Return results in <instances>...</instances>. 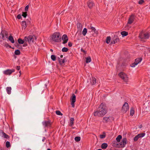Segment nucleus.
Masks as SVG:
<instances>
[{
    "label": "nucleus",
    "mask_w": 150,
    "mask_h": 150,
    "mask_svg": "<svg viewBox=\"0 0 150 150\" xmlns=\"http://www.w3.org/2000/svg\"><path fill=\"white\" fill-rule=\"evenodd\" d=\"M107 111L105 104L102 103L99 105L96 111L94 112L93 115L95 116L102 117L107 113Z\"/></svg>",
    "instance_id": "nucleus-1"
},
{
    "label": "nucleus",
    "mask_w": 150,
    "mask_h": 150,
    "mask_svg": "<svg viewBox=\"0 0 150 150\" xmlns=\"http://www.w3.org/2000/svg\"><path fill=\"white\" fill-rule=\"evenodd\" d=\"M42 124L45 127L50 126L51 125V123L50 121H45L42 122Z\"/></svg>",
    "instance_id": "nucleus-13"
},
{
    "label": "nucleus",
    "mask_w": 150,
    "mask_h": 150,
    "mask_svg": "<svg viewBox=\"0 0 150 150\" xmlns=\"http://www.w3.org/2000/svg\"><path fill=\"white\" fill-rule=\"evenodd\" d=\"M142 59L141 57L138 58L136 59L135 60L134 62L131 64V67H135L136 65H137L142 61Z\"/></svg>",
    "instance_id": "nucleus-5"
},
{
    "label": "nucleus",
    "mask_w": 150,
    "mask_h": 150,
    "mask_svg": "<svg viewBox=\"0 0 150 150\" xmlns=\"http://www.w3.org/2000/svg\"><path fill=\"white\" fill-rule=\"evenodd\" d=\"M139 138V137H138V135H137L134 137V142L137 141Z\"/></svg>",
    "instance_id": "nucleus-46"
},
{
    "label": "nucleus",
    "mask_w": 150,
    "mask_h": 150,
    "mask_svg": "<svg viewBox=\"0 0 150 150\" xmlns=\"http://www.w3.org/2000/svg\"><path fill=\"white\" fill-rule=\"evenodd\" d=\"M8 40L12 43H14V40L13 36L10 35L8 38Z\"/></svg>",
    "instance_id": "nucleus-21"
},
{
    "label": "nucleus",
    "mask_w": 150,
    "mask_h": 150,
    "mask_svg": "<svg viewBox=\"0 0 150 150\" xmlns=\"http://www.w3.org/2000/svg\"><path fill=\"white\" fill-rule=\"evenodd\" d=\"M2 137H4L6 139H9V136L6 134L5 133H4V134Z\"/></svg>",
    "instance_id": "nucleus-39"
},
{
    "label": "nucleus",
    "mask_w": 150,
    "mask_h": 150,
    "mask_svg": "<svg viewBox=\"0 0 150 150\" xmlns=\"http://www.w3.org/2000/svg\"><path fill=\"white\" fill-rule=\"evenodd\" d=\"M20 68L21 67L20 66H17L16 67V68L17 70H19L20 69Z\"/></svg>",
    "instance_id": "nucleus-53"
},
{
    "label": "nucleus",
    "mask_w": 150,
    "mask_h": 150,
    "mask_svg": "<svg viewBox=\"0 0 150 150\" xmlns=\"http://www.w3.org/2000/svg\"><path fill=\"white\" fill-rule=\"evenodd\" d=\"M127 139L126 138H123L122 141L120 142V146L119 148H123L125 147V145L126 144Z\"/></svg>",
    "instance_id": "nucleus-7"
},
{
    "label": "nucleus",
    "mask_w": 150,
    "mask_h": 150,
    "mask_svg": "<svg viewBox=\"0 0 150 150\" xmlns=\"http://www.w3.org/2000/svg\"><path fill=\"white\" fill-rule=\"evenodd\" d=\"M87 4L88 7L90 8H92L95 6L94 3L91 1H89L88 2Z\"/></svg>",
    "instance_id": "nucleus-12"
},
{
    "label": "nucleus",
    "mask_w": 150,
    "mask_h": 150,
    "mask_svg": "<svg viewBox=\"0 0 150 150\" xmlns=\"http://www.w3.org/2000/svg\"><path fill=\"white\" fill-rule=\"evenodd\" d=\"M144 33H140L139 35V37L140 38L142 39H144Z\"/></svg>",
    "instance_id": "nucleus-44"
},
{
    "label": "nucleus",
    "mask_w": 150,
    "mask_h": 150,
    "mask_svg": "<svg viewBox=\"0 0 150 150\" xmlns=\"http://www.w3.org/2000/svg\"><path fill=\"white\" fill-rule=\"evenodd\" d=\"M6 89L7 92V93L8 94H10L11 93V87H8L6 88Z\"/></svg>",
    "instance_id": "nucleus-27"
},
{
    "label": "nucleus",
    "mask_w": 150,
    "mask_h": 150,
    "mask_svg": "<svg viewBox=\"0 0 150 150\" xmlns=\"http://www.w3.org/2000/svg\"><path fill=\"white\" fill-rule=\"evenodd\" d=\"M92 25L91 24L90 28L88 26V29H91V30L94 33L93 34V36H94V35H97L98 34V32L96 30V29L94 27L91 26Z\"/></svg>",
    "instance_id": "nucleus-8"
},
{
    "label": "nucleus",
    "mask_w": 150,
    "mask_h": 150,
    "mask_svg": "<svg viewBox=\"0 0 150 150\" xmlns=\"http://www.w3.org/2000/svg\"><path fill=\"white\" fill-rule=\"evenodd\" d=\"M17 46L18 48H20V47H21V46L18 44H17Z\"/></svg>",
    "instance_id": "nucleus-57"
},
{
    "label": "nucleus",
    "mask_w": 150,
    "mask_h": 150,
    "mask_svg": "<svg viewBox=\"0 0 150 150\" xmlns=\"http://www.w3.org/2000/svg\"><path fill=\"white\" fill-rule=\"evenodd\" d=\"M62 39L63 40L62 43L65 44L68 41V38L67 35H64L62 37Z\"/></svg>",
    "instance_id": "nucleus-10"
},
{
    "label": "nucleus",
    "mask_w": 150,
    "mask_h": 150,
    "mask_svg": "<svg viewBox=\"0 0 150 150\" xmlns=\"http://www.w3.org/2000/svg\"><path fill=\"white\" fill-rule=\"evenodd\" d=\"M71 101L75 102L76 100V96L73 93L72 94V96L71 98Z\"/></svg>",
    "instance_id": "nucleus-23"
},
{
    "label": "nucleus",
    "mask_w": 150,
    "mask_h": 150,
    "mask_svg": "<svg viewBox=\"0 0 150 150\" xmlns=\"http://www.w3.org/2000/svg\"><path fill=\"white\" fill-rule=\"evenodd\" d=\"M81 52H83L85 54H86V52L84 50L83 48H81Z\"/></svg>",
    "instance_id": "nucleus-50"
},
{
    "label": "nucleus",
    "mask_w": 150,
    "mask_h": 150,
    "mask_svg": "<svg viewBox=\"0 0 150 150\" xmlns=\"http://www.w3.org/2000/svg\"><path fill=\"white\" fill-rule=\"evenodd\" d=\"M87 29L86 28H84L82 32V33L83 36H85L87 33Z\"/></svg>",
    "instance_id": "nucleus-31"
},
{
    "label": "nucleus",
    "mask_w": 150,
    "mask_h": 150,
    "mask_svg": "<svg viewBox=\"0 0 150 150\" xmlns=\"http://www.w3.org/2000/svg\"><path fill=\"white\" fill-rule=\"evenodd\" d=\"M111 37L110 36H108L106 39V42L107 44H109L111 40Z\"/></svg>",
    "instance_id": "nucleus-33"
},
{
    "label": "nucleus",
    "mask_w": 150,
    "mask_h": 150,
    "mask_svg": "<svg viewBox=\"0 0 150 150\" xmlns=\"http://www.w3.org/2000/svg\"><path fill=\"white\" fill-rule=\"evenodd\" d=\"M4 30H2L1 31L0 33V37L3 40H6V38H5V33Z\"/></svg>",
    "instance_id": "nucleus-15"
},
{
    "label": "nucleus",
    "mask_w": 150,
    "mask_h": 150,
    "mask_svg": "<svg viewBox=\"0 0 150 150\" xmlns=\"http://www.w3.org/2000/svg\"><path fill=\"white\" fill-rule=\"evenodd\" d=\"M120 77L123 81L125 82L126 83H127L128 81V77L127 75L123 72H121L118 74Z\"/></svg>",
    "instance_id": "nucleus-4"
},
{
    "label": "nucleus",
    "mask_w": 150,
    "mask_h": 150,
    "mask_svg": "<svg viewBox=\"0 0 150 150\" xmlns=\"http://www.w3.org/2000/svg\"><path fill=\"white\" fill-rule=\"evenodd\" d=\"M108 144L106 143H103L101 146V148L102 149H105L108 147Z\"/></svg>",
    "instance_id": "nucleus-24"
},
{
    "label": "nucleus",
    "mask_w": 150,
    "mask_h": 150,
    "mask_svg": "<svg viewBox=\"0 0 150 150\" xmlns=\"http://www.w3.org/2000/svg\"><path fill=\"white\" fill-rule=\"evenodd\" d=\"M75 141L76 142H79L81 139V137H76L74 138Z\"/></svg>",
    "instance_id": "nucleus-38"
},
{
    "label": "nucleus",
    "mask_w": 150,
    "mask_h": 150,
    "mask_svg": "<svg viewBox=\"0 0 150 150\" xmlns=\"http://www.w3.org/2000/svg\"><path fill=\"white\" fill-rule=\"evenodd\" d=\"M0 44L3 45L4 47H6V48H8V46H9V45L8 43H3V44H1V42H0Z\"/></svg>",
    "instance_id": "nucleus-40"
},
{
    "label": "nucleus",
    "mask_w": 150,
    "mask_h": 150,
    "mask_svg": "<svg viewBox=\"0 0 150 150\" xmlns=\"http://www.w3.org/2000/svg\"><path fill=\"white\" fill-rule=\"evenodd\" d=\"M6 146L7 148H8L10 146V144L9 142L7 141L6 142Z\"/></svg>",
    "instance_id": "nucleus-42"
},
{
    "label": "nucleus",
    "mask_w": 150,
    "mask_h": 150,
    "mask_svg": "<svg viewBox=\"0 0 150 150\" xmlns=\"http://www.w3.org/2000/svg\"><path fill=\"white\" fill-rule=\"evenodd\" d=\"M145 135V133H143L140 134H139L138 135H137L138 137L140 138L142 137H144Z\"/></svg>",
    "instance_id": "nucleus-35"
},
{
    "label": "nucleus",
    "mask_w": 150,
    "mask_h": 150,
    "mask_svg": "<svg viewBox=\"0 0 150 150\" xmlns=\"http://www.w3.org/2000/svg\"><path fill=\"white\" fill-rule=\"evenodd\" d=\"M29 8V6L28 5H27L25 8V10L26 11H28V9Z\"/></svg>",
    "instance_id": "nucleus-49"
},
{
    "label": "nucleus",
    "mask_w": 150,
    "mask_h": 150,
    "mask_svg": "<svg viewBox=\"0 0 150 150\" xmlns=\"http://www.w3.org/2000/svg\"><path fill=\"white\" fill-rule=\"evenodd\" d=\"M60 57L61 58H62L63 57V55H61Z\"/></svg>",
    "instance_id": "nucleus-63"
},
{
    "label": "nucleus",
    "mask_w": 150,
    "mask_h": 150,
    "mask_svg": "<svg viewBox=\"0 0 150 150\" xmlns=\"http://www.w3.org/2000/svg\"><path fill=\"white\" fill-rule=\"evenodd\" d=\"M77 25L78 30L81 31L82 27V24L79 23H78L77 24Z\"/></svg>",
    "instance_id": "nucleus-19"
},
{
    "label": "nucleus",
    "mask_w": 150,
    "mask_h": 150,
    "mask_svg": "<svg viewBox=\"0 0 150 150\" xmlns=\"http://www.w3.org/2000/svg\"><path fill=\"white\" fill-rule=\"evenodd\" d=\"M17 18L18 19H20L21 18V15L20 14H18L17 15Z\"/></svg>",
    "instance_id": "nucleus-52"
},
{
    "label": "nucleus",
    "mask_w": 150,
    "mask_h": 150,
    "mask_svg": "<svg viewBox=\"0 0 150 150\" xmlns=\"http://www.w3.org/2000/svg\"><path fill=\"white\" fill-rule=\"evenodd\" d=\"M111 117H103V120L105 121V122L106 123L108 122L110 120V118Z\"/></svg>",
    "instance_id": "nucleus-26"
},
{
    "label": "nucleus",
    "mask_w": 150,
    "mask_h": 150,
    "mask_svg": "<svg viewBox=\"0 0 150 150\" xmlns=\"http://www.w3.org/2000/svg\"><path fill=\"white\" fill-rule=\"evenodd\" d=\"M68 50L69 49L67 48L64 47L62 48V51L63 52H67L68 51Z\"/></svg>",
    "instance_id": "nucleus-36"
},
{
    "label": "nucleus",
    "mask_w": 150,
    "mask_h": 150,
    "mask_svg": "<svg viewBox=\"0 0 150 150\" xmlns=\"http://www.w3.org/2000/svg\"><path fill=\"white\" fill-rule=\"evenodd\" d=\"M25 41L24 40V39L23 40L21 38H19L18 40V42L19 44H23L24 43V42Z\"/></svg>",
    "instance_id": "nucleus-22"
},
{
    "label": "nucleus",
    "mask_w": 150,
    "mask_h": 150,
    "mask_svg": "<svg viewBox=\"0 0 150 150\" xmlns=\"http://www.w3.org/2000/svg\"><path fill=\"white\" fill-rule=\"evenodd\" d=\"M74 118L73 117H71L70 119L69 125L71 127L74 124Z\"/></svg>",
    "instance_id": "nucleus-18"
},
{
    "label": "nucleus",
    "mask_w": 150,
    "mask_h": 150,
    "mask_svg": "<svg viewBox=\"0 0 150 150\" xmlns=\"http://www.w3.org/2000/svg\"><path fill=\"white\" fill-rule=\"evenodd\" d=\"M19 72V73H20V75H19V76H21V71H20Z\"/></svg>",
    "instance_id": "nucleus-62"
},
{
    "label": "nucleus",
    "mask_w": 150,
    "mask_h": 150,
    "mask_svg": "<svg viewBox=\"0 0 150 150\" xmlns=\"http://www.w3.org/2000/svg\"><path fill=\"white\" fill-rule=\"evenodd\" d=\"M14 53L15 55H19L21 54V52L19 50H17L15 51Z\"/></svg>",
    "instance_id": "nucleus-34"
},
{
    "label": "nucleus",
    "mask_w": 150,
    "mask_h": 150,
    "mask_svg": "<svg viewBox=\"0 0 150 150\" xmlns=\"http://www.w3.org/2000/svg\"><path fill=\"white\" fill-rule=\"evenodd\" d=\"M22 28L25 29L27 27V25L26 21H23L22 22Z\"/></svg>",
    "instance_id": "nucleus-25"
},
{
    "label": "nucleus",
    "mask_w": 150,
    "mask_h": 150,
    "mask_svg": "<svg viewBox=\"0 0 150 150\" xmlns=\"http://www.w3.org/2000/svg\"><path fill=\"white\" fill-rule=\"evenodd\" d=\"M121 34L123 37L126 36L128 35V33L127 32L123 31L121 32Z\"/></svg>",
    "instance_id": "nucleus-20"
},
{
    "label": "nucleus",
    "mask_w": 150,
    "mask_h": 150,
    "mask_svg": "<svg viewBox=\"0 0 150 150\" xmlns=\"http://www.w3.org/2000/svg\"><path fill=\"white\" fill-rule=\"evenodd\" d=\"M115 41H114V40L111 41L110 42V44H115Z\"/></svg>",
    "instance_id": "nucleus-56"
},
{
    "label": "nucleus",
    "mask_w": 150,
    "mask_h": 150,
    "mask_svg": "<svg viewBox=\"0 0 150 150\" xmlns=\"http://www.w3.org/2000/svg\"><path fill=\"white\" fill-rule=\"evenodd\" d=\"M144 39H148L149 37V34L148 33H144Z\"/></svg>",
    "instance_id": "nucleus-28"
},
{
    "label": "nucleus",
    "mask_w": 150,
    "mask_h": 150,
    "mask_svg": "<svg viewBox=\"0 0 150 150\" xmlns=\"http://www.w3.org/2000/svg\"><path fill=\"white\" fill-rule=\"evenodd\" d=\"M27 46V43H24V44L23 45V46L24 47H26Z\"/></svg>",
    "instance_id": "nucleus-58"
},
{
    "label": "nucleus",
    "mask_w": 150,
    "mask_h": 150,
    "mask_svg": "<svg viewBox=\"0 0 150 150\" xmlns=\"http://www.w3.org/2000/svg\"><path fill=\"white\" fill-rule=\"evenodd\" d=\"M100 138L101 139L104 138L105 137V135L101 134L100 136Z\"/></svg>",
    "instance_id": "nucleus-51"
},
{
    "label": "nucleus",
    "mask_w": 150,
    "mask_h": 150,
    "mask_svg": "<svg viewBox=\"0 0 150 150\" xmlns=\"http://www.w3.org/2000/svg\"><path fill=\"white\" fill-rule=\"evenodd\" d=\"M86 63H89L91 61V59L90 56H89L88 57L86 58Z\"/></svg>",
    "instance_id": "nucleus-30"
},
{
    "label": "nucleus",
    "mask_w": 150,
    "mask_h": 150,
    "mask_svg": "<svg viewBox=\"0 0 150 150\" xmlns=\"http://www.w3.org/2000/svg\"><path fill=\"white\" fill-rule=\"evenodd\" d=\"M65 59H66V58L65 57L64 58V59H60V58L58 57V60H59V63L60 64H62L63 63H64L65 62Z\"/></svg>",
    "instance_id": "nucleus-16"
},
{
    "label": "nucleus",
    "mask_w": 150,
    "mask_h": 150,
    "mask_svg": "<svg viewBox=\"0 0 150 150\" xmlns=\"http://www.w3.org/2000/svg\"><path fill=\"white\" fill-rule=\"evenodd\" d=\"M15 70L13 69H8L4 71V74L6 75H10Z\"/></svg>",
    "instance_id": "nucleus-9"
},
{
    "label": "nucleus",
    "mask_w": 150,
    "mask_h": 150,
    "mask_svg": "<svg viewBox=\"0 0 150 150\" xmlns=\"http://www.w3.org/2000/svg\"><path fill=\"white\" fill-rule=\"evenodd\" d=\"M37 38L35 35H29L28 36H25L24 37V40L25 42H28L29 44L34 42V40H36Z\"/></svg>",
    "instance_id": "nucleus-3"
},
{
    "label": "nucleus",
    "mask_w": 150,
    "mask_h": 150,
    "mask_svg": "<svg viewBox=\"0 0 150 150\" xmlns=\"http://www.w3.org/2000/svg\"><path fill=\"white\" fill-rule=\"evenodd\" d=\"M129 109V105L128 103L126 102L123 104L122 108V112L125 113Z\"/></svg>",
    "instance_id": "nucleus-6"
},
{
    "label": "nucleus",
    "mask_w": 150,
    "mask_h": 150,
    "mask_svg": "<svg viewBox=\"0 0 150 150\" xmlns=\"http://www.w3.org/2000/svg\"><path fill=\"white\" fill-rule=\"evenodd\" d=\"M72 43L71 42H69V43H68V46L69 47H71L72 46Z\"/></svg>",
    "instance_id": "nucleus-55"
},
{
    "label": "nucleus",
    "mask_w": 150,
    "mask_h": 150,
    "mask_svg": "<svg viewBox=\"0 0 150 150\" xmlns=\"http://www.w3.org/2000/svg\"><path fill=\"white\" fill-rule=\"evenodd\" d=\"M144 2V0H140L138 2V4H142Z\"/></svg>",
    "instance_id": "nucleus-48"
},
{
    "label": "nucleus",
    "mask_w": 150,
    "mask_h": 150,
    "mask_svg": "<svg viewBox=\"0 0 150 150\" xmlns=\"http://www.w3.org/2000/svg\"><path fill=\"white\" fill-rule=\"evenodd\" d=\"M4 132L2 130L0 129V136L1 137H3V136L4 134Z\"/></svg>",
    "instance_id": "nucleus-47"
},
{
    "label": "nucleus",
    "mask_w": 150,
    "mask_h": 150,
    "mask_svg": "<svg viewBox=\"0 0 150 150\" xmlns=\"http://www.w3.org/2000/svg\"><path fill=\"white\" fill-rule=\"evenodd\" d=\"M134 18L135 16L134 15H131L128 19V23L132 24L134 21Z\"/></svg>",
    "instance_id": "nucleus-11"
},
{
    "label": "nucleus",
    "mask_w": 150,
    "mask_h": 150,
    "mask_svg": "<svg viewBox=\"0 0 150 150\" xmlns=\"http://www.w3.org/2000/svg\"><path fill=\"white\" fill-rule=\"evenodd\" d=\"M10 48H11L12 49H13L14 48L13 47H12L10 45H9V46H8Z\"/></svg>",
    "instance_id": "nucleus-61"
},
{
    "label": "nucleus",
    "mask_w": 150,
    "mask_h": 150,
    "mask_svg": "<svg viewBox=\"0 0 150 150\" xmlns=\"http://www.w3.org/2000/svg\"><path fill=\"white\" fill-rule=\"evenodd\" d=\"M52 39L54 42H60L61 41V36L59 32H55L52 35Z\"/></svg>",
    "instance_id": "nucleus-2"
},
{
    "label": "nucleus",
    "mask_w": 150,
    "mask_h": 150,
    "mask_svg": "<svg viewBox=\"0 0 150 150\" xmlns=\"http://www.w3.org/2000/svg\"><path fill=\"white\" fill-rule=\"evenodd\" d=\"M51 58L52 60L53 61H55L56 60V57L54 55H51Z\"/></svg>",
    "instance_id": "nucleus-37"
},
{
    "label": "nucleus",
    "mask_w": 150,
    "mask_h": 150,
    "mask_svg": "<svg viewBox=\"0 0 150 150\" xmlns=\"http://www.w3.org/2000/svg\"><path fill=\"white\" fill-rule=\"evenodd\" d=\"M27 16V12L26 11H25V12H22V16L24 18H26Z\"/></svg>",
    "instance_id": "nucleus-41"
},
{
    "label": "nucleus",
    "mask_w": 150,
    "mask_h": 150,
    "mask_svg": "<svg viewBox=\"0 0 150 150\" xmlns=\"http://www.w3.org/2000/svg\"><path fill=\"white\" fill-rule=\"evenodd\" d=\"M112 40L115 41V43L119 42L120 41L117 35H114V37L112 38Z\"/></svg>",
    "instance_id": "nucleus-14"
},
{
    "label": "nucleus",
    "mask_w": 150,
    "mask_h": 150,
    "mask_svg": "<svg viewBox=\"0 0 150 150\" xmlns=\"http://www.w3.org/2000/svg\"><path fill=\"white\" fill-rule=\"evenodd\" d=\"M134 108L133 107H132L130 109V115L131 116H132L134 115Z\"/></svg>",
    "instance_id": "nucleus-29"
},
{
    "label": "nucleus",
    "mask_w": 150,
    "mask_h": 150,
    "mask_svg": "<svg viewBox=\"0 0 150 150\" xmlns=\"http://www.w3.org/2000/svg\"><path fill=\"white\" fill-rule=\"evenodd\" d=\"M45 137H43V139H42V141L43 142H44L45 141Z\"/></svg>",
    "instance_id": "nucleus-59"
},
{
    "label": "nucleus",
    "mask_w": 150,
    "mask_h": 150,
    "mask_svg": "<svg viewBox=\"0 0 150 150\" xmlns=\"http://www.w3.org/2000/svg\"><path fill=\"white\" fill-rule=\"evenodd\" d=\"M4 33H5V37L6 38H8V32L7 31L4 30Z\"/></svg>",
    "instance_id": "nucleus-45"
},
{
    "label": "nucleus",
    "mask_w": 150,
    "mask_h": 150,
    "mask_svg": "<svg viewBox=\"0 0 150 150\" xmlns=\"http://www.w3.org/2000/svg\"><path fill=\"white\" fill-rule=\"evenodd\" d=\"M142 127V125H140V126H139V128H141Z\"/></svg>",
    "instance_id": "nucleus-60"
},
{
    "label": "nucleus",
    "mask_w": 150,
    "mask_h": 150,
    "mask_svg": "<svg viewBox=\"0 0 150 150\" xmlns=\"http://www.w3.org/2000/svg\"><path fill=\"white\" fill-rule=\"evenodd\" d=\"M75 102L71 101V105L73 108L74 107V103Z\"/></svg>",
    "instance_id": "nucleus-54"
},
{
    "label": "nucleus",
    "mask_w": 150,
    "mask_h": 150,
    "mask_svg": "<svg viewBox=\"0 0 150 150\" xmlns=\"http://www.w3.org/2000/svg\"><path fill=\"white\" fill-rule=\"evenodd\" d=\"M56 114L58 115H62V114L61 113V112L59 110H57L56 111Z\"/></svg>",
    "instance_id": "nucleus-43"
},
{
    "label": "nucleus",
    "mask_w": 150,
    "mask_h": 150,
    "mask_svg": "<svg viewBox=\"0 0 150 150\" xmlns=\"http://www.w3.org/2000/svg\"><path fill=\"white\" fill-rule=\"evenodd\" d=\"M96 83V79L94 77H92L91 83L92 85H95Z\"/></svg>",
    "instance_id": "nucleus-17"
},
{
    "label": "nucleus",
    "mask_w": 150,
    "mask_h": 150,
    "mask_svg": "<svg viewBox=\"0 0 150 150\" xmlns=\"http://www.w3.org/2000/svg\"><path fill=\"white\" fill-rule=\"evenodd\" d=\"M50 51H51V52H53V50H52V49H51L50 50Z\"/></svg>",
    "instance_id": "nucleus-64"
},
{
    "label": "nucleus",
    "mask_w": 150,
    "mask_h": 150,
    "mask_svg": "<svg viewBox=\"0 0 150 150\" xmlns=\"http://www.w3.org/2000/svg\"><path fill=\"white\" fill-rule=\"evenodd\" d=\"M122 138V136L120 135H118L116 138V140L117 142H120Z\"/></svg>",
    "instance_id": "nucleus-32"
}]
</instances>
